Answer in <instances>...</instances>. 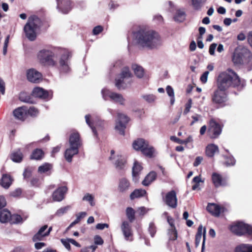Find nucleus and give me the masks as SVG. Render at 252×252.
<instances>
[{
    "label": "nucleus",
    "mask_w": 252,
    "mask_h": 252,
    "mask_svg": "<svg viewBox=\"0 0 252 252\" xmlns=\"http://www.w3.org/2000/svg\"><path fill=\"white\" fill-rule=\"evenodd\" d=\"M133 37L136 43L143 48L154 49L162 44L161 38L158 33L148 28H140L133 33Z\"/></svg>",
    "instance_id": "f257e3e1"
},
{
    "label": "nucleus",
    "mask_w": 252,
    "mask_h": 252,
    "mask_svg": "<svg viewBox=\"0 0 252 252\" xmlns=\"http://www.w3.org/2000/svg\"><path fill=\"white\" fill-rule=\"evenodd\" d=\"M245 86V82L241 80L238 75L232 69H228L221 72V91L230 87L241 89Z\"/></svg>",
    "instance_id": "f03ea898"
},
{
    "label": "nucleus",
    "mask_w": 252,
    "mask_h": 252,
    "mask_svg": "<svg viewBox=\"0 0 252 252\" xmlns=\"http://www.w3.org/2000/svg\"><path fill=\"white\" fill-rule=\"evenodd\" d=\"M41 24L39 18L35 16H31L28 19L24 30L26 37L30 40H35L37 32Z\"/></svg>",
    "instance_id": "7ed1b4c3"
},
{
    "label": "nucleus",
    "mask_w": 252,
    "mask_h": 252,
    "mask_svg": "<svg viewBox=\"0 0 252 252\" xmlns=\"http://www.w3.org/2000/svg\"><path fill=\"white\" fill-rule=\"evenodd\" d=\"M56 55L58 56V68L61 72L66 73L70 70L69 59L71 53L67 49H61L58 51Z\"/></svg>",
    "instance_id": "20e7f679"
},
{
    "label": "nucleus",
    "mask_w": 252,
    "mask_h": 252,
    "mask_svg": "<svg viewBox=\"0 0 252 252\" xmlns=\"http://www.w3.org/2000/svg\"><path fill=\"white\" fill-rule=\"evenodd\" d=\"M251 57V52L247 48L240 45L235 50L232 61L235 64H241L249 62Z\"/></svg>",
    "instance_id": "39448f33"
},
{
    "label": "nucleus",
    "mask_w": 252,
    "mask_h": 252,
    "mask_svg": "<svg viewBox=\"0 0 252 252\" xmlns=\"http://www.w3.org/2000/svg\"><path fill=\"white\" fill-rule=\"evenodd\" d=\"M55 55L52 50L44 49L38 52L37 58L39 62L45 65L55 66L58 64L54 59Z\"/></svg>",
    "instance_id": "423d86ee"
},
{
    "label": "nucleus",
    "mask_w": 252,
    "mask_h": 252,
    "mask_svg": "<svg viewBox=\"0 0 252 252\" xmlns=\"http://www.w3.org/2000/svg\"><path fill=\"white\" fill-rule=\"evenodd\" d=\"M101 94L103 99L105 100H107L109 98L115 103H119L122 105H125L126 99L120 94L111 92L106 89L102 90Z\"/></svg>",
    "instance_id": "0eeeda50"
},
{
    "label": "nucleus",
    "mask_w": 252,
    "mask_h": 252,
    "mask_svg": "<svg viewBox=\"0 0 252 252\" xmlns=\"http://www.w3.org/2000/svg\"><path fill=\"white\" fill-rule=\"evenodd\" d=\"M230 229L233 233L237 235H242L244 234L252 235V226L242 222H239L232 225Z\"/></svg>",
    "instance_id": "6e6552de"
},
{
    "label": "nucleus",
    "mask_w": 252,
    "mask_h": 252,
    "mask_svg": "<svg viewBox=\"0 0 252 252\" xmlns=\"http://www.w3.org/2000/svg\"><path fill=\"white\" fill-rule=\"evenodd\" d=\"M117 116L115 129L121 135H124L126 126L128 123L129 119L126 115L121 113H118Z\"/></svg>",
    "instance_id": "1a4fd4ad"
},
{
    "label": "nucleus",
    "mask_w": 252,
    "mask_h": 252,
    "mask_svg": "<svg viewBox=\"0 0 252 252\" xmlns=\"http://www.w3.org/2000/svg\"><path fill=\"white\" fill-rule=\"evenodd\" d=\"M120 76V78L116 79L115 86L119 89H124L125 87L124 80L131 78L132 75L128 67L126 66L122 69Z\"/></svg>",
    "instance_id": "9d476101"
},
{
    "label": "nucleus",
    "mask_w": 252,
    "mask_h": 252,
    "mask_svg": "<svg viewBox=\"0 0 252 252\" xmlns=\"http://www.w3.org/2000/svg\"><path fill=\"white\" fill-rule=\"evenodd\" d=\"M130 222L124 220L121 226V231L126 241L132 242L133 240V234Z\"/></svg>",
    "instance_id": "9b49d317"
},
{
    "label": "nucleus",
    "mask_w": 252,
    "mask_h": 252,
    "mask_svg": "<svg viewBox=\"0 0 252 252\" xmlns=\"http://www.w3.org/2000/svg\"><path fill=\"white\" fill-rule=\"evenodd\" d=\"M209 136L211 138H216L220 133V126L214 119H212L209 122L208 130Z\"/></svg>",
    "instance_id": "f8f14e48"
},
{
    "label": "nucleus",
    "mask_w": 252,
    "mask_h": 252,
    "mask_svg": "<svg viewBox=\"0 0 252 252\" xmlns=\"http://www.w3.org/2000/svg\"><path fill=\"white\" fill-rule=\"evenodd\" d=\"M164 200L168 206L175 208L177 206V197L175 191L173 190L167 193Z\"/></svg>",
    "instance_id": "ddd939ff"
},
{
    "label": "nucleus",
    "mask_w": 252,
    "mask_h": 252,
    "mask_svg": "<svg viewBox=\"0 0 252 252\" xmlns=\"http://www.w3.org/2000/svg\"><path fill=\"white\" fill-rule=\"evenodd\" d=\"M27 77L28 80L32 83H37L42 79L41 74L33 68H31L27 71Z\"/></svg>",
    "instance_id": "4468645a"
},
{
    "label": "nucleus",
    "mask_w": 252,
    "mask_h": 252,
    "mask_svg": "<svg viewBox=\"0 0 252 252\" xmlns=\"http://www.w3.org/2000/svg\"><path fill=\"white\" fill-rule=\"evenodd\" d=\"M67 191L65 186L58 188L52 194V198L55 201H61L64 198V195Z\"/></svg>",
    "instance_id": "2eb2a0df"
},
{
    "label": "nucleus",
    "mask_w": 252,
    "mask_h": 252,
    "mask_svg": "<svg viewBox=\"0 0 252 252\" xmlns=\"http://www.w3.org/2000/svg\"><path fill=\"white\" fill-rule=\"evenodd\" d=\"M85 121L87 124L90 126V127L92 129L93 133L95 135H97L96 130V129H99V127L101 126V125H103V122L101 121H98L97 122H94L93 120L91 121V116L90 115H86L85 116Z\"/></svg>",
    "instance_id": "dca6fc26"
},
{
    "label": "nucleus",
    "mask_w": 252,
    "mask_h": 252,
    "mask_svg": "<svg viewBox=\"0 0 252 252\" xmlns=\"http://www.w3.org/2000/svg\"><path fill=\"white\" fill-rule=\"evenodd\" d=\"M69 146L78 148L81 145V140L80 139V135L77 131L73 132L69 139Z\"/></svg>",
    "instance_id": "f3484780"
},
{
    "label": "nucleus",
    "mask_w": 252,
    "mask_h": 252,
    "mask_svg": "<svg viewBox=\"0 0 252 252\" xmlns=\"http://www.w3.org/2000/svg\"><path fill=\"white\" fill-rule=\"evenodd\" d=\"M33 96L39 97L42 99H47L50 98L49 92L40 87H36L33 89L32 92Z\"/></svg>",
    "instance_id": "a211bd4d"
},
{
    "label": "nucleus",
    "mask_w": 252,
    "mask_h": 252,
    "mask_svg": "<svg viewBox=\"0 0 252 252\" xmlns=\"http://www.w3.org/2000/svg\"><path fill=\"white\" fill-rule=\"evenodd\" d=\"M130 182L126 178H122L119 179L118 190L121 193L126 192L130 187Z\"/></svg>",
    "instance_id": "6ab92c4d"
},
{
    "label": "nucleus",
    "mask_w": 252,
    "mask_h": 252,
    "mask_svg": "<svg viewBox=\"0 0 252 252\" xmlns=\"http://www.w3.org/2000/svg\"><path fill=\"white\" fill-rule=\"evenodd\" d=\"M27 113V109L24 106L19 107L13 111L15 118L21 121H24Z\"/></svg>",
    "instance_id": "aec40b11"
},
{
    "label": "nucleus",
    "mask_w": 252,
    "mask_h": 252,
    "mask_svg": "<svg viewBox=\"0 0 252 252\" xmlns=\"http://www.w3.org/2000/svg\"><path fill=\"white\" fill-rule=\"evenodd\" d=\"M57 1V7L61 9L63 13H68L71 9V3L69 0H63L61 2Z\"/></svg>",
    "instance_id": "412c9836"
},
{
    "label": "nucleus",
    "mask_w": 252,
    "mask_h": 252,
    "mask_svg": "<svg viewBox=\"0 0 252 252\" xmlns=\"http://www.w3.org/2000/svg\"><path fill=\"white\" fill-rule=\"evenodd\" d=\"M78 148L69 146V147L65 150L64 152V158L65 159L69 162L72 161L73 157L78 153Z\"/></svg>",
    "instance_id": "4be33fe9"
},
{
    "label": "nucleus",
    "mask_w": 252,
    "mask_h": 252,
    "mask_svg": "<svg viewBox=\"0 0 252 252\" xmlns=\"http://www.w3.org/2000/svg\"><path fill=\"white\" fill-rule=\"evenodd\" d=\"M113 163L117 170H123L125 167L126 159L124 156L117 155L116 158L114 159Z\"/></svg>",
    "instance_id": "5701e85b"
},
{
    "label": "nucleus",
    "mask_w": 252,
    "mask_h": 252,
    "mask_svg": "<svg viewBox=\"0 0 252 252\" xmlns=\"http://www.w3.org/2000/svg\"><path fill=\"white\" fill-rule=\"evenodd\" d=\"M207 211L215 217H219L220 213V207L215 203H208Z\"/></svg>",
    "instance_id": "b1692460"
},
{
    "label": "nucleus",
    "mask_w": 252,
    "mask_h": 252,
    "mask_svg": "<svg viewBox=\"0 0 252 252\" xmlns=\"http://www.w3.org/2000/svg\"><path fill=\"white\" fill-rule=\"evenodd\" d=\"M48 227L47 225H44L42 226L38 231L32 237V240L34 242H36L38 241H42L43 240L44 238L47 236L46 234L45 230L47 229Z\"/></svg>",
    "instance_id": "393cba45"
},
{
    "label": "nucleus",
    "mask_w": 252,
    "mask_h": 252,
    "mask_svg": "<svg viewBox=\"0 0 252 252\" xmlns=\"http://www.w3.org/2000/svg\"><path fill=\"white\" fill-rule=\"evenodd\" d=\"M212 101L213 104L219 106L220 104V85L218 84L217 88L212 94Z\"/></svg>",
    "instance_id": "a878e982"
},
{
    "label": "nucleus",
    "mask_w": 252,
    "mask_h": 252,
    "mask_svg": "<svg viewBox=\"0 0 252 252\" xmlns=\"http://www.w3.org/2000/svg\"><path fill=\"white\" fill-rule=\"evenodd\" d=\"M186 14L185 11L182 9H178L176 10L174 15V20L176 22L181 23L186 19Z\"/></svg>",
    "instance_id": "bb28decb"
},
{
    "label": "nucleus",
    "mask_w": 252,
    "mask_h": 252,
    "mask_svg": "<svg viewBox=\"0 0 252 252\" xmlns=\"http://www.w3.org/2000/svg\"><path fill=\"white\" fill-rule=\"evenodd\" d=\"M157 173L155 171L150 172L142 181V184L144 186H148L157 178Z\"/></svg>",
    "instance_id": "cd10ccee"
},
{
    "label": "nucleus",
    "mask_w": 252,
    "mask_h": 252,
    "mask_svg": "<svg viewBox=\"0 0 252 252\" xmlns=\"http://www.w3.org/2000/svg\"><path fill=\"white\" fill-rule=\"evenodd\" d=\"M219 147L213 144L208 145L206 148V155L210 157H213L216 153H219Z\"/></svg>",
    "instance_id": "c85d7f7f"
},
{
    "label": "nucleus",
    "mask_w": 252,
    "mask_h": 252,
    "mask_svg": "<svg viewBox=\"0 0 252 252\" xmlns=\"http://www.w3.org/2000/svg\"><path fill=\"white\" fill-rule=\"evenodd\" d=\"M147 143L143 139H138L133 142L132 146L135 150L141 151Z\"/></svg>",
    "instance_id": "c756f323"
},
{
    "label": "nucleus",
    "mask_w": 252,
    "mask_h": 252,
    "mask_svg": "<svg viewBox=\"0 0 252 252\" xmlns=\"http://www.w3.org/2000/svg\"><path fill=\"white\" fill-rule=\"evenodd\" d=\"M12 179L10 176L7 174H3L2 175L0 185L5 189H8L12 183Z\"/></svg>",
    "instance_id": "7c9ffc66"
},
{
    "label": "nucleus",
    "mask_w": 252,
    "mask_h": 252,
    "mask_svg": "<svg viewBox=\"0 0 252 252\" xmlns=\"http://www.w3.org/2000/svg\"><path fill=\"white\" fill-rule=\"evenodd\" d=\"M11 215L9 211L6 209L3 210L0 213V221L1 223L10 222Z\"/></svg>",
    "instance_id": "2f4dec72"
},
{
    "label": "nucleus",
    "mask_w": 252,
    "mask_h": 252,
    "mask_svg": "<svg viewBox=\"0 0 252 252\" xmlns=\"http://www.w3.org/2000/svg\"><path fill=\"white\" fill-rule=\"evenodd\" d=\"M131 68L134 71L135 75L139 78L143 77L144 71L143 68L136 64L132 65Z\"/></svg>",
    "instance_id": "473e14b6"
},
{
    "label": "nucleus",
    "mask_w": 252,
    "mask_h": 252,
    "mask_svg": "<svg viewBox=\"0 0 252 252\" xmlns=\"http://www.w3.org/2000/svg\"><path fill=\"white\" fill-rule=\"evenodd\" d=\"M235 252H252V245L241 244L235 248Z\"/></svg>",
    "instance_id": "72a5a7b5"
},
{
    "label": "nucleus",
    "mask_w": 252,
    "mask_h": 252,
    "mask_svg": "<svg viewBox=\"0 0 252 252\" xmlns=\"http://www.w3.org/2000/svg\"><path fill=\"white\" fill-rule=\"evenodd\" d=\"M211 180L214 187L216 188L220 186V175L216 172H213L211 176Z\"/></svg>",
    "instance_id": "f704fd0d"
},
{
    "label": "nucleus",
    "mask_w": 252,
    "mask_h": 252,
    "mask_svg": "<svg viewBox=\"0 0 252 252\" xmlns=\"http://www.w3.org/2000/svg\"><path fill=\"white\" fill-rule=\"evenodd\" d=\"M23 155L22 152L19 150L14 152L11 155V159L15 162H20L22 161Z\"/></svg>",
    "instance_id": "c9c22d12"
},
{
    "label": "nucleus",
    "mask_w": 252,
    "mask_h": 252,
    "mask_svg": "<svg viewBox=\"0 0 252 252\" xmlns=\"http://www.w3.org/2000/svg\"><path fill=\"white\" fill-rule=\"evenodd\" d=\"M146 194V191L143 189H135L130 195L131 199H134L136 198L144 196Z\"/></svg>",
    "instance_id": "e433bc0d"
},
{
    "label": "nucleus",
    "mask_w": 252,
    "mask_h": 252,
    "mask_svg": "<svg viewBox=\"0 0 252 252\" xmlns=\"http://www.w3.org/2000/svg\"><path fill=\"white\" fill-rule=\"evenodd\" d=\"M205 234L206 229L203 227L202 225H200L198 228L196 236L202 237V235H203V240L202 245V251L201 252H203L204 249L205 241Z\"/></svg>",
    "instance_id": "4c0bfd02"
},
{
    "label": "nucleus",
    "mask_w": 252,
    "mask_h": 252,
    "mask_svg": "<svg viewBox=\"0 0 252 252\" xmlns=\"http://www.w3.org/2000/svg\"><path fill=\"white\" fill-rule=\"evenodd\" d=\"M141 152L145 156L149 157H152L154 152V150L153 148L149 146L148 143H147L146 145V146H145V147L142 149Z\"/></svg>",
    "instance_id": "58836bf2"
},
{
    "label": "nucleus",
    "mask_w": 252,
    "mask_h": 252,
    "mask_svg": "<svg viewBox=\"0 0 252 252\" xmlns=\"http://www.w3.org/2000/svg\"><path fill=\"white\" fill-rule=\"evenodd\" d=\"M43 155V152L41 149H36L33 151L31 158L38 160L42 158Z\"/></svg>",
    "instance_id": "ea45409f"
},
{
    "label": "nucleus",
    "mask_w": 252,
    "mask_h": 252,
    "mask_svg": "<svg viewBox=\"0 0 252 252\" xmlns=\"http://www.w3.org/2000/svg\"><path fill=\"white\" fill-rule=\"evenodd\" d=\"M126 215L129 222H132L135 219V211L131 207H128L126 210Z\"/></svg>",
    "instance_id": "a19ab883"
},
{
    "label": "nucleus",
    "mask_w": 252,
    "mask_h": 252,
    "mask_svg": "<svg viewBox=\"0 0 252 252\" xmlns=\"http://www.w3.org/2000/svg\"><path fill=\"white\" fill-rule=\"evenodd\" d=\"M142 169V167L141 165L138 162H135L132 168V176L133 178L136 177Z\"/></svg>",
    "instance_id": "79ce46f5"
},
{
    "label": "nucleus",
    "mask_w": 252,
    "mask_h": 252,
    "mask_svg": "<svg viewBox=\"0 0 252 252\" xmlns=\"http://www.w3.org/2000/svg\"><path fill=\"white\" fill-rule=\"evenodd\" d=\"M52 168V166L51 164L45 163L38 167V171L39 173H46L51 170Z\"/></svg>",
    "instance_id": "37998d69"
},
{
    "label": "nucleus",
    "mask_w": 252,
    "mask_h": 252,
    "mask_svg": "<svg viewBox=\"0 0 252 252\" xmlns=\"http://www.w3.org/2000/svg\"><path fill=\"white\" fill-rule=\"evenodd\" d=\"M82 200L83 201L88 202L91 206H94L95 205V202L94 201V196L90 193H86L83 197Z\"/></svg>",
    "instance_id": "c03bdc74"
},
{
    "label": "nucleus",
    "mask_w": 252,
    "mask_h": 252,
    "mask_svg": "<svg viewBox=\"0 0 252 252\" xmlns=\"http://www.w3.org/2000/svg\"><path fill=\"white\" fill-rule=\"evenodd\" d=\"M142 98L149 103H153L156 100V96L153 94H147L142 95Z\"/></svg>",
    "instance_id": "a18cd8bd"
},
{
    "label": "nucleus",
    "mask_w": 252,
    "mask_h": 252,
    "mask_svg": "<svg viewBox=\"0 0 252 252\" xmlns=\"http://www.w3.org/2000/svg\"><path fill=\"white\" fill-rule=\"evenodd\" d=\"M70 208L69 206H66L63 207H62L56 211L55 214V216L57 217H61L64 214H65L68 210Z\"/></svg>",
    "instance_id": "49530a36"
},
{
    "label": "nucleus",
    "mask_w": 252,
    "mask_h": 252,
    "mask_svg": "<svg viewBox=\"0 0 252 252\" xmlns=\"http://www.w3.org/2000/svg\"><path fill=\"white\" fill-rule=\"evenodd\" d=\"M192 4L194 8L196 9H199L202 5L204 3L206 0H191Z\"/></svg>",
    "instance_id": "de8ad7c7"
},
{
    "label": "nucleus",
    "mask_w": 252,
    "mask_h": 252,
    "mask_svg": "<svg viewBox=\"0 0 252 252\" xmlns=\"http://www.w3.org/2000/svg\"><path fill=\"white\" fill-rule=\"evenodd\" d=\"M22 220L21 217L17 214L11 215L10 222L11 223H18L20 222Z\"/></svg>",
    "instance_id": "09e8293b"
},
{
    "label": "nucleus",
    "mask_w": 252,
    "mask_h": 252,
    "mask_svg": "<svg viewBox=\"0 0 252 252\" xmlns=\"http://www.w3.org/2000/svg\"><path fill=\"white\" fill-rule=\"evenodd\" d=\"M169 239L175 240L177 238V232L175 228H172L169 231Z\"/></svg>",
    "instance_id": "8fccbe9b"
},
{
    "label": "nucleus",
    "mask_w": 252,
    "mask_h": 252,
    "mask_svg": "<svg viewBox=\"0 0 252 252\" xmlns=\"http://www.w3.org/2000/svg\"><path fill=\"white\" fill-rule=\"evenodd\" d=\"M225 158L224 164L227 166L233 165L235 163V159L231 157H225Z\"/></svg>",
    "instance_id": "3c124183"
},
{
    "label": "nucleus",
    "mask_w": 252,
    "mask_h": 252,
    "mask_svg": "<svg viewBox=\"0 0 252 252\" xmlns=\"http://www.w3.org/2000/svg\"><path fill=\"white\" fill-rule=\"evenodd\" d=\"M191 105H192V100H191V99L190 98L188 100V102L186 104L185 109L184 111V114L185 115L187 114L189 112L190 109L191 107Z\"/></svg>",
    "instance_id": "603ef678"
},
{
    "label": "nucleus",
    "mask_w": 252,
    "mask_h": 252,
    "mask_svg": "<svg viewBox=\"0 0 252 252\" xmlns=\"http://www.w3.org/2000/svg\"><path fill=\"white\" fill-rule=\"evenodd\" d=\"M61 241L63 245L64 246V247L67 249L68 250H69L70 249V238L68 239H62L61 240Z\"/></svg>",
    "instance_id": "864d4df0"
},
{
    "label": "nucleus",
    "mask_w": 252,
    "mask_h": 252,
    "mask_svg": "<svg viewBox=\"0 0 252 252\" xmlns=\"http://www.w3.org/2000/svg\"><path fill=\"white\" fill-rule=\"evenodd\" d=\"M27 112L31 116H36L38 113V110L33 107H31Z\"/></svg>",
    "instance_id": "5fc2aeb1"
},
{
    "label": "nucleus",
    "mask_w": 252,
    "mask_h": 252,
    "mask_svg": "<svg viewBox=\"0 0 252 252\" xmlns=\"http://www.w3.org/2000/svg\"><path fill=\"white\" fill-rule=\"evenodd\" d=\"M149 231L151 234V236L153 237L156 233V227L154 223H150L149 226Z\"/></svg>",
    "instance_id": "6e6d98bb"
},
{
    "label": "nucleus",
    "mask_w": 252,
    "mask_h": 252,
    "mask_svg": "<svg viewBox=\"0 0 252 252\" xmlns=\"http://www.w3.org/2000/svg\"><path fill=\"white\" fill-rule=\"evenodd\" d=\"M209 73V71H206L200 77V80L203 83H206L207 82Z\"/></svg>",
    "instance_id": "4d7b16f0"
},
{
    "label": "nucleus",
    "mask_w": 252,
    "mask_h": 252,
    "mask_svg": "<svg viewBox=\"0 0 252 252\" xmlns=\"http://www.w3.org/2000/svg\"><path fill=\"white\" fill-rule=\"evenodd\" d=\"M94 242L95 244L101 245L103 243V240L99 235H96L94 237Z\"/></svg>",
    "instance_id": "13d9d810"
},
{
    "label": "nucleus",
    "mask_w": 252,
    "mask_h": 252,
    "mask_svg": "<svg viewBox=\"0 0 252 252\" xmlns=\"http://www.w3.org/2000/svg\"><path fill=\"white\" fill-rule=\"evenodd\" d=\"M167 94L170 97L174 96L173 89L170 86H167L166 88Z\"/></svg>",
    "instance_id": "bf43d9fd"
},
{
    "label": "nucleus",
    "mask_w": 252,
    "mask_h": 252,
    "mask_svg": "<svg viewBox=\"0 0 252 252\" xmlns=\"http://www.w3.org/2000/svg\"><path fill=\"white\" fill-rule=\"evenodd\" d=\"M154 20L156 23L158 24H161L163 22V19L161 15H157L154 16Z\"/></svg>",
    "instance_id": "052dcab7"
},
{
    "label": "nucleus",
    "mask_w": 252,
    "mask_h": 252,
    "mask_svg": "<svg viewBox=\"0 0 252 252\" xmlns=\"http://www.w3.org/2000/svg\"><path fill=\"white\" fill-rule=\"evenodd\" d=\"M103 28L100 26H97L94 28L93 32L94 34L97 35L102 32Z\"/></svg>",
    "instance_id": "680f3d73"
},
{
    "label": "nucleus",
    "mask_w": 252,
    "mask_h": 252,
    "mask_svg": "<svg viewBox=\"0 0 252 252\" xmlns=\"http://www.w3.org/2000/svg\"><path fill=\"white\" fill-rule=\"evenodd\" d=\"M22 190L20 189H17L11 192L10 194L13 197H18L21 195Z\"/></svg>",
    "instance_id": "e2e57ef3"
},
{
    "label": "nucleus",
    "mask_w": 252,
    "mask_h": 252,
    "mask_svg": "<svg viewBox=\"0 0 252 252\" xmlns=\"http://www.w3.org/2000/svg\"><path fill=\"white\" fill-rule=\"evenodd\" d=\"M147 211L148 209L144 207H139L137 210V212L139 215H144L147 212Z\"/></svg>",
    "instance_id": "0e129e2a"
},
{
    "label": "nucleus",
    "mask_w": 252,
    "mask_h": 252,
    "mask_svg": "<svg viewBox=\"0 0 252 252\" xmlns=\"http://www.w3.org/2000/svg\"><path fill=\"white\" fill-rule=\"evenodd\" d=\"M87 216V213L85 212H81L79 213L76 215V220H77L79 221L81 220Z\"/></svg>",
    "instance_id": "69168bd1"
},
{
    "label": "nucleus",
    "mask_w": 252,
    "mask_h": 252,
    "mask_svg": "<svg viewBox=\"0 0 252 252\" xmlns=\"http://www.w3.org/2000/svg\"><path fill=\"white\" fill-rule=\"evenodd\" d=\"M202 160L203 158L202 157H196L193 163V166L195 167L198 166L201 163Z\"/></svg>",
    "instance_id": "338daca9"
},
{
    "label": "nucleus",
    "mask_w": 252,
    "mask_h": 252,
    "mask_svg": "<svg viewBox=\"0 0 252 252\" xmlns=\"http://www.w3.org/2000/svg\"><path fill=\"white\" fill-rule=\"evenodd\" d=\"M109 227V225L107 223H98L96 225V228L99 230H102L104 229V228H108Z\"/></svg>",
    "instance_id": "774afa93"
}]
</instances>
